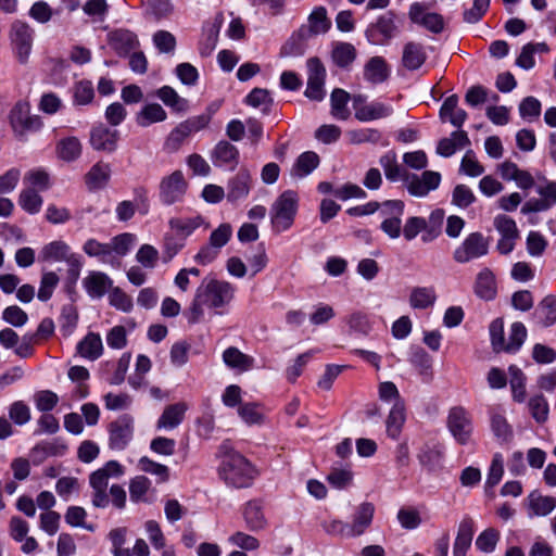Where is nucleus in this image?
<instances>
[{"instance_id":"nucleus-1","label":"nucleus","mask_w":556,"mask_h":556,"mask_svg":"<svg viewBox=\"0 0 556 556\" xmlns=\"http://www.w3.org/2000/svg\"><path fill=\"white\" fill-rule=\"evenodd\" d=\"M218 457V475L228 486L249 488L258 476L256 468L242 454L235 451L229 442L219 445Z\"/></svg>"},{"instance_id":"nucleus-2","label":"nucleus","mask_w":556,"mask_h":556,"mask_svg":"<svg viewBox=\"0 0 556 556\" xmlns=\"http://www.w3.org/2000/svg\"><path fill=\"white\" fill-rule=\"evenodd\" d=\"M236 288L225 280L204 279L197 288L194 298L188 308V320L199 323L204 315V307L220 308L229 304L235 295Z\"/></svg>"},{"instance_id":"nucleus-3","label":"nucleus","mask_w":556,"mask_h":556,"mask_svg":"<svg viewBox=\"0 0 556 556\" xmlns=\"http://www.w3.org/2000/svg\"><path fill=\"white\" fill-rule=\"evenodd\" d=\"M299 197L293 190L283 191L270 207V222L276 232L288 230L298 211Z\"/></svg>"},{"instance_id":"nucleus-4","label":"nucleus","mask_w":556,"mask_h":556,"mask_svg":"<svg viewBox=\"0 0 556 556\" xmlns=\"http://www.w3.org/2000/svg\"><path fill=\"white\" fill-rule=\"evenodd\" d=\"M490 242L481 232L469 233L455 249L453 258L456 263L466 264L481 258L489 253Z\"/></svg>"},{"instance_id":"nucleus-5","label":"nucleus","mask_w":556,"mask_h":556,"mask_svg":"<svg viewBox=\"0 0 556 556\" xmlns=\"http://www.w3.org/2000/svg\"><path fill=\"white\" fill-rule=\"evenodd\" d=\"M9 122L13 131L18 136L27 131H37L42 126L40 116L30 114V104L25 100L14 104L9 113Z\"/></svg>"},{"instance_id":"nucleus-6","label":"nucleus","mask_w":556,"mask_h":556,"mask_svg":"<svg viewBox=\"0 0 556 556\" xmlns=\"http://www.w3.org/2000/svg\"><path fill=\"white\" fill-rule=\"evenodd\" d=\"M395 17L392 11H388L380 15L375 23H371L365 31L368 41L372 45L382 46L395 37L397 34Z\"/></svg>"},{"instance_id":"nucleus-7","label":"nucleus","mask_w":556,"mask_h":556,"mask_svg":"<svg viewBox=\"0 0 556 556\" xmlns=\"http://www.w3.org/2000/svg\"><path fill=\"white\" fill-rule=\"evenodd\" d=\"M188 182L181 170H175L170 175L162 178L160 182V200L165 205L182 201Z\"/></svg>"},{"instance_id":"nucleus-8","label":"nucleus","mask_w":556,"mask_h":556,"mask_svg":"<svg viewBox=\"0 0 556 556\" xmlns=\"http://www.w3.org/2000/svg\"><path fill=\"white\" fill-rule=\"evenodd\" d=\"M404 206L401 200H388L381 203V215L384 219L380 228L391 239H397L401 235Z\"/></svg>"},{"instance_id":"nucleus-9","label":"nucleus","mask_w":556,"mask_h":556,"mask_svg":"<svg viewBox=\"0 0 556 556\" xmlns=\"http://www.w3.org/2000/svg\"><path fill=\"white\" fill-rule=\"evenodd\" d=\"M134 435V418L124 414L109 425V446L115 451H123Z\"/></svg>"},{"instance_id":"nucleus-10","label":"nucleus","mask_w":556,"mask_h":556,"mask_svg":"<svg viewBox=\"0 0 556 556\" xmlns=\"http://www.w3.org/2000/svg\"><path fill=\"white\" fill-rule=\"evenodd\" d=\"M34 40V30L23 22H15L11 29V41L15 55L21 64L27 63Z\"/></svg>"},{"instance_id":"nucleus-11","label":"nucleus","mask_w":556,"mask_h":556,"mask_svg":"<svg viewBox=\"0 0 556 556\" xmlns=\"http://www.w3.org/2000/svg\"><path fill=\"white\" fill-rule=\"evenodd\" d=\"M326 68L317 58L307 60V87L305 97L314 101H321L325 98Z\"/></svg>"},{"instance_id":"nucleus-12","label":"nucleus","mask_w":556,"mask_h":556,"mask_svg":"<svg viewBox=\"0 0 556 556\" xmlns=\"http://www.w3.org/2000/svg\"><path fill=\"white\" fill-rule=\"evenodd\" d=\"M447 427L459 444H467L469 442L473 430L472 420L470 414L463 407H453L450 410Z\"/></svg>"},{"instance_id":"nucleus-13","label":"nucleus","mask_w":556,"mask_h":556,"mask_svg":"<svg viewBox=\"0 0 556 556\" xmlns=\"http://www.w3.org/2000/svg\"><path fill=\"white\" fill-rule=\"evenodd\" d=\"M407 179L405 187L407 192L413 197L424 198L439 188L441 174L434 170H425L421 175L412 174Z\"/></svg>"},{"instance_id":"nucleus-14","label":"nucleus","mask_w":556,"mask_h":556,"mask_svg":"<svg viewBox=\"0 0 556 556\" xmlns=\"http://www.w3.org/2000/svg\"><path fill=\"white\" fill-rule=\"evenodd\" d=\"M119 131L100 124L94 126L90 132V144L97 151L112 153L117 149Z\"/></svg>"},{"instance_id":"nucleus-15","label":"nucleus","mask_w":556,"mask_h":556,"mask_svg":"<svg viewBox=\"0 0 556 556\" xmlns=\"http://www.w3.org/2000/svg\"><path fill=\"white\" fill-rule=\"evenodd\" d=\"M408 16L413 23L424 26L431 33L439 34L444 28L442 15L434 12L427 13L426 7L419 2L410 4Z\"/></svg>"},{"instance_id":"nucleus-16","label":"nucleus","mask_w":556,"mask_h":556,"mask_svg":"<svg viewBox=\"0 0 556 556\" xmlns=\"http://www.w3.org/2000/svg\"><path fill=\"white\" fill-rule=\"evenodd\" d=\"M331 27V21L327 16L325 7H316L307 18V24L302 25L299 35L302 38H312L320 34H325Z\"/></svg>"},{"instance_id":"nucleus-17","label":"nucleus","mask_w":556,"mask_h":556,"mask_svg":"<svg viewBox=\"0 0 556 556\" xmlns=\"http://www.w3.org/2000/svg\"><path fill=\"white\" fill-rule=\"evenodd\" d=\"M375 515V506L369 502L359 504L352 517V521L348 522L351 538L363 535L371 526Z\"/></svg>"},{"instance_id":"nucleus-18","label":"nucleus","mask_w":556,"mask_h":556,"mask_svg":"<svg viewBox=\"0 0 556 556\" xmlns=\"http://www.w3.org/2000/svg\"><path fill=\"white\" fill-rule=\"evenodd\" d=\"M252 187V176L245 168H241L228 180L226 198L229 202L236 203L248 198Z\"/></svg>"},{"instance_id":"nucleus-19","label":"nucleus","mask_w":556,"mask_h":556,"mask_svg":"<svg viewBox=\"0 0 556 556\" xmlns=\"http://www.w3.org/2000/svg\"><path fill=\"white\" fill-rule=\"evenodd\" d=\"M211 160L216 167L233 169L239 163V150L232 143L220 140L212 150Z\"/></svg>"},{"instance_id":"nucleus-20","label":"nucleus","mask_w":556,"mask_h":556,"mask_svg":"<svg viewBox=\"0 0 556 556\" xmlns=\"http://www.w3.org/2000/svg\"><path fill=\"white\" fill-rule=\"evenodd\" d=\"M108 41L110 47L122 56L127 55L139 45L136 34L128 29H116L109 33Z\"/></svg>"},{"instance_id":"nucleus-21","label":"nucleus","mask_w":556,"mask_h":556,"mask_svg":"<svg viewBox=\"0 0 556 556\" xmlns=\"http://www.w3.org/2000/svg\"><path fill=\"white\" fill-rule=\"evenodd\" d=\"M529 517H545L556 508V498L532 491L527 497Z\"/></svg>"},{"instance_id":"nucleus-22","label":"nucleus","mask_w":556,"mask_h":556,"mask_svg":"<svg viewBox=\"0 0 556 556\" xmlns=\"http://www.w3.org/2000/svg\"><path fill=\"white\" fill-rule=\"evenodd\" d=\"M475 532V522L470 517L464 518L457 529V535L453 546V556H466L471 546Z\"/></svg>"},{"instance_id":"nucleus-23","label":"nucleus","mask_w":556,"mask_h":556,"mask_svg":"<svg viewBox=\"0 0 556 556\" xmlns=\"http://www.w3.org/2000/svg\"><path fill=\"white\" fill-rule=\"evenodd\" d=\"M245 527L252 532H258L267 527V519L263 506L258 501L248 502L242 510Z\"/></svg>"},{"instance_id":"nucleus-24","label":"nucleus","mask_w":556,"mask_h":556,"mask_svg":"<svg viewBox=\"0 0 556 556\" xmlns=\"http://www.w3.org/2000/svg\"><path fill=\"white\" fill-rule=\"evenodd\" d=\"M188 406L184 402L168 405L157 419L156 428L164 430H173L177 428L184 420Z\"/></svg>"},{"instance_id":"nucleus-25","label":"nucleus","mask_w":556,"mask_h":556,"mask_svg":"<svg viewBox=\"0 0 556 556\" xmlns=\"http://www.w3.org/2000/svg\"><path fill=\"white\" fill-rule=\"evenodd\" d=\"M379 163L384 172L386 178L391 182L403 181L404 186L407 185V178L410 177V173H408L405 168H403L396 160L395 152H388L383 154Z\"/></svg>"},{"instance_id":"nucleus-26","label":"nucleus","mask_w":556,"mask_h":556,"mask_svg":"<svg viewBox=\"0 0 556 556\" xmlns=\"http://www.w3.org/2000/svg\"><path fill=\"white\" fill-rule=\"evenodd\" d=\"M83 250L87 255L98 257L103 264L111 265L112 267L121 266V261L112 254L111 243H102L96 239H88Z\"/></svg>"},{"instance_id":"nucleus-27","label":"nucleus","mask_w":556,"mask_h":556,"mask_svg":"<svg viewBox=\"0 0 556 556\" xmlns=\"http://www.w3.org/2000/svg\"><path fill=\"white\" fill-rule=\"evenodd\" d=\"M89 483L93 490L92 505L98 508H104L109 505L106 488L109 483L108 475L101 469L93 471L89 477Z\"/></svg>"},{"instance_id":"nucleus-28","label":"nucleus","mask_w":556,"mask_h":556,"mask_svg":"<svg viewBox=\"0 0 556 556\" xmlns=\"http://www.w3.org/2000/svg\"><path fill=\"white\" fill-rule=\"evenodd\" d=\"M440 117L442 121H448L454 127H462L467 119L465 110L458 106V97L452 94L447 97L440 109Z\"/></svg>"},{"instance_id":"nucleus-29","label":"nucleus","mask_w":556,"mask_h":556,"mask_svg":"<svg viewBox=\"0 0 556 556\" xmlns=\"http://www.w3.org/2000/svg\"><path fill=\"white\" fill-rule=\"evenodd\" d=\"M389 75L390 68L382 56L370 58L364 66V78L370 84H381Z\"/></svg>"},{"instance_id":"nucleus-30","label":"nucleus","mask_w":556,"mask_h":556,"mask_svg":"<svg viewBox=\"0 0 556 556\" xmlns=\"http://www.w3.org/2000/svg\"><path fill=\"white\" fill-rule=\"evenodd\" d=\"M470 144L468 135L464 130H456L451 134L448 138H443L439 141L437 153L443 157L452 156L457 149H463Z\"/></svg>"},{"instance_id":"nucleus-31","label":"nucleus","mask_w":556,"mask_h":556,"mask_svg":"<svg viewBox=\"0 0 556 556\" xmlns=\"http://www.w3.org/2000/svg\"><path fill=\"white\" fill-rule=\"evenodd\" d=\"M533 319L542 327H549L556 323V295H546L538 304Z\"/></svg>"},{"instance_id":"nucleus-32","label":"nucleus","mask_w":556,"mask_h":556,"mask_svg":"<svg viewBox=\"0 0 556 556\" xmlns=\"http://www.w3.org/2000/svg\"><path fill=\"white\" fill-rule=\"evenodd\" d=\"M475 293L483 300L490 301L496 295L495 276L489 268L481 269L476 277Z\"/></svg>"},{"instance_id":"nucleus-33","label":"nucleus","mask_w":556,"mask_h":556,"mask_svg":"<svg viewBox=\"0 0 556 556\" xmlns=\"http://www.w3.org/2000/svg\"><path fill=\"white\" fill-rule=\"evenodd\" d=\"M223 362L230 369L241 372L248 371L254 366V358L235 346H229L223 352Z\"/></svg>"},{"instance_id":"nucleus-34","label":"nucleus","mask_w":556,"mask_h":556,"mask_svg":"<svg viewBox=\"0 0 556 556\" xmlns=\"http://www.w3.org/2000/svg\"><path fill=\"white\" fill-rule=\"evenodd\" d=\"M84 287L91 298L100 299L112 287V280L104 273L92 271L84 279Z\"/></svg>"},{"instance_id":"nucleus-35","label":"nucleus","mask_w":556,"mask_h":556,"mask_svg":"<svg viewBox=\"0 0 556 556\" xmlns=\"http://www.w3.org/2000/svg\"><path fill=\"white\" fill-rule=\"evenodd\" d=\"M392 112L393 110L390 105L374 101L356 108L355 117L361 122H370L388 117Z\"/></svg>"},{"instance_id":"nucleus-36","label":"nucleus","mask_w":556,"mask_h":556,"mask_svg":"<svg viewBox=\"0 0 556 556\" xmlns=\"http://www.w3.org/2000/svg\"><path fill=\"white\" fill-rule=\"evenodd\" d=\"M203 223L204 219L200 215L193 217H173L168 220V226L173 233L186 241Z\"/></svg>"},{"instance_id":"nucleus-37","label":"nucleus","mask_w":556,"mask_h":556,"mask_svg":"<svg viewBox=\"0 0 556 556\" xmlns=\"http://www.w3.org/2000/svg\"><path fill=\"white\" fill-rule=\"evenodd\" d=\"M166 118L167 113L159 103H148L136 114L137 125L143 128L164 122Z\"/></svg>"},{"instance_id":"nucleus-38","label":"nucleus","mask_w":556,"mask_h":556,"mask_svg":"<svg viewBox=\"0 0 556 556\" xmlns=\"http://www.w3.org/2000/svg\"><path fill=\"white\" fill-rule=\"evenodd\" d=\"M111 172V166L108 163L94 164L85 176L86 185L90 190L104 188L110 180Z\"/></svg>"},{"instance_id":"nucleus-39","label":"nucleus","mask_w":556,"mask_h":556,"mask_svg":"<svg viewBox=\"0 0 556 556\" xmlns=\"http://www.w3.org/2000/svg\"><path fill=\"white\" fill-rule=\"evenodd\" d=\"M73 254L66 242L55 240L41 249L40 258L45 262H66Z\"/></svg>"},{"instance_id":"nucleus-40","label":"nucleus","mask_w":556,"mask_h":556,"mask_svg":"<svg viewBox=\"0 0 556 556\" xmlns=\"http://www.w3.org/2000/svg\"><path fill=\"white\" fill-rule=\"evenodd\" d=\"M405 420L404 401L394 402L387 419V433L391 439L396 440L399 438Z\"/></svg>"},{"instance_id":"nucleus-41","label":"nucleus","mask_w":556,"mask_h":556,"mask_svg":"<svg viewBox=\"0 0 556 556\" xmlns=\"http://www.w3.org/2000/svg\"><path fill=\"white\" fill-rule=\"evenodd\" d=\"M77 352L80 356L96 361L103 352V344L100 334L89 332L78 344Z\"/></svg>"},{"instance_id":"nucleus-42","label":"nucleus","mask_w":556,"mask_h":556,"mask_svg":"<svg viewBox=\"0 0 556 556\" xmlns=\"http://www.w3.org/2000/svg\"><path fill=\"white\" fill-rule=\"evenodd\" d=\"M427 59L424 47L416 42H407L403 49V65L410 71L418 70Z\"/></svg>"},{"instance_id":"nucleus-43","label":"nucleus","mask_w":556,"mask_h":556,"mask_svg":"<svg viewBox=\"0 0 556 556\" xmlns=\"http://www.w3.org/2000/svg\"><path fill=\"white\" fill-rule=\"evenodd\" d=\"M319 164V156L313 151H306L299 155L291 168V176L303 178L309 175Z\"/></svg>"},{"instance_id":"nucleus-44","label":"nucleus","mask_w":556,"mask_h":556,"mask_svg":"<svg viewBox=\"0 0 556 556\" xmlns=\"http://www.w3.org/2000/svg\"><path fill=\"white\" fill-rule=\"evenodd\" d=\"M155 96L168 108L176 112H186L189 108L187 99L181 98L174 88L163 86L155 91Z\"/></svg>"},{"instance_id":"nucleus-45","label":"nucleus","mask_w":556,"mask_h":556,"mask_svg":"<svg viewBox=\"0 0 556 556\" xmlns=\"http://www.w3.org/2000/svg\"><path fill=\"white\" fill-rule=\"evenodd\" d=\"M81 143L76 137L62 139L56 148L59 157L66 162L78 159L81 154Z\"/></svg>"},{"instance_id":"nucleus-46","label":"nucleus","mask_w":556,"mask_h":556,"mask_svg":"<svg viewBox=\"0 0 556 556\" xmlns=\"http://www.w3.org/2000/svg\"><path fill=\"white\" fill-rule=\"evenodd\" d=\"M186 245V241L173 232H166L162 244V260L170 262Z\"/></svg>"},{"instance_id":"nucleus-47","label":"nucleus","mask_w":556,"mask_h":556,"mask_svg":"<svg viewBox=\"0 0 556 556\" xmlns=\"http://www.w3.org/2000/svg\"><path fill=\"white\" fill-rule=\"evenodd\" d=\"M42 202L41 195L33 188L22 190L18 197L20 206L29 214H37L42 206Z\"/></svg>"},{"instance_id":"nucleus-48","label":"nucleus","mask_w":556,"mask_h":556,"mask_svg":"<svg viewBox=\"0 0 556 556\" xmlns=\"http://www.w3.org/2000/svg\"><path fill=\"white\" fill-rule=\"evenodd\" d=\"M350 94L343 89H334L331 92L330 101H331V114L333 117L338 119H346L349 116V112L346 110V104L349 102Z\"/></svg>"},{"instance_id":"nucleus-49","label":"nucleus","mask_w":556,"mask_h":556,"mask_svg":"<svg viewBox=\"0 0 556 556\" xmlns=\"http://www.w3.org/2000/svg\"><path fill=\"white\" fill-rule=\"evenodd\" d=\"M509 384L513 399L518 403H522L526 400V377L523 372L516 366L509 367Z\"/></svg>"},{"instance_id":"nucleus-50","label":"nucleus","mask_w":556,"mask_h":556,"mask_svg":"<svg viewBox=\"0 0 556 556\" xmlns=\"http://www.w3.org/2000/svg\"><path fill=\"white\" fill-rule=\"evenodd\" d=\"M435 299L433 288L420 287L412 291L409 302L414 308L424 309L433 305Z\"/></svg>"},{"instance_id":"nucleus-51","label":"nucleus","mask_w":556,"mask_h":556,"mask_svg":"<svg viewBox=\"0 0 556 556\" xmlns=\"http://www.w3.org/2000/svg\"><path fill=\"white\" fill-rule=\"evenodd\" d=\"M136 241L137 237L134 233L124 232L115 236L110 242L112 254L117 258L125 256L128 254Z\"/></svg>"},{"instance_id":"nucleus-52","label":"nucleus","mask_w":556,"mask_h":556,"mask_svg":"<svg viewBox=\"0 0 556 556\" xmlns=\"http://www.w3.org/2000/svg\"><path fill=\"white\" fill-rule=\"evenodd\" d=\"M140 470L156 477L157 482L163 483L169 479V469L167 466L159 464L147 456L139 459Z\"/></svg>"},{"instance_id":"nucleus-53","label":"nucleus","mask_w":556,"mask_h":556,"mask_svg":"<svg viewBox=\"0 0 556 556\" xmlns=\"http://www.w3.org/2000/svg\"><path fill=\"white\" fill-rule=\"evenodd\" d=\"M355 56L356 50L349 42H340L332 50V60L340 67L350 65L355 60Z\"/></svg>"},{"instance_id":"nucleus-54","label":"nucleus","mask_w":556,"mask_h":556,"mask_svg":"<svg viewBox=\"0 0 556 556\" xmlns=\"http://www.w3.org/2000/svg\"><path fill=\"white\" fill-rule=\"evenodd\" d=\"M442 447L438 444L429 445L426 444L418 454L419 463L429 468L433 469L439 466L442 458Z\"/></svg>"},{"instance_id":"nucleus-55","label":"nucleus","mask_w":556,"mask_h":556,"mask_svg":"<svg viewBox=\"0 0 556 556\" xmlns=\"http://www.w3.org/2000/svg\"><path fill=\"white\" fill-rule=\"evenodd\" d=\"M500 541V531L494 528L483 530L476 539V547L482 553H492Z\"/></svg>"},{"instance_id":"nucleus-56","label":"nucleus","mask_w":556,"mask_h":556,"mask_svg":"<svg viewBox=\"0 0 556 556\" xmlns=\"http://www.w3.org/2000/svg\"><path fill=\"white\" fill-rule=\"evenodd\" d=\"M527 338V329L525 325L520 321H516L510 326V332L508 341L506 342V352L515 353L517 352L521 345L523 344Z\"/></svg>"},{"instance_id":"nucleus-57","label":"nucleus","mask_w":556,"mask_h":556,"mask_svg":"<svg viewBox=\"0 0 556 556\" xmlns=\"http://www.w3.org/2000/svg\"><path fill=\"white\" fill-rule=\"evenodd\" d=\"M238 414L247 425H261L264 422V414L256 403H245L239 406Z\"/></svg>"},{"instance_id":"nucleus-58","label":"nucleus","mask_w":556,"mask_h":556,"mask_svg":"<svg viewBox=\"0 0 556 556\" xmlns=\"http://www.w3.org/2000/svg\"><path fill=\"white\" fill-rule=\"evenodd\" d=\"M459 172L469 177H478L484 173V166L477 160L475 152L468 150L462 159Z\"/></svg>"},{"instance_id":"nucleus-59","label":"nucleus","mask_w":556,"mask_h":556,"mask_svg":"<svg viewBox=\"0 0 556 556\" xmlns=\"http://www.w3.org/2000/svg\"><path fill=\"white\" fill-rule=\"evenodd\" d=\"M151 489V481L146 476H137L130 480L129 494L132 502L146 501V495Z\"/></svg>"},{"instance_id":"nucleus-60","label":"nucleus","mask_w":556,"mask_h":556,"mask_svg":"<svg viewBox=\"0 0 556 556\" xmlns=\"http://www.w3.org/2000/svg\"><path fill=\"white\" fill-rule=\"evenodd\" d=\"M476 201L473 191L466 185H457L452 193V204L459 208H467Z\"/></svg>"},{"instance_id":"nucleus-61","label":"nucleus","mask_w":556,"mask_h":556,"mask_svg":"<svg viewBox=\"0 0 556 556\" xmlns=\"http://www.w3.org/2000/svg\"><path fill=\"white\" fill-rule=\"evenodd\" d=\"M24 181L36 191L47 190L50 186L49 174L40 168L31 169L25 174Z\"/></svg>"},{"instance_id":"nucleus-62","label":"nucleus","mask_w":556,"mask_h":556,"mask_svg":"<svg viewBox=\"0 0 556 556\" xmlns=\"http://www.w3.org/2000/svg\"><path fill=\"white\" fill-rule=\"evenodd\" d=\"M59 277L53 271L43 273L40 280V287L38 290V299L42 302H47L53 294L54 289L59 283Z\"/></svg>"},{"instance_id":"nucleus-63","label":"nucleus","mask_w":556,"mask_h":556,"mask_svg":"<svg viewBox=\"0 0 556 556\" xmlns=\"http://www.w3.org/2000/svg\"><path fill=\"white\" fill-rule=\"evenodd\" d=\"M136 261L142 267L152 269L159 261V251L151 244H142L136 253Z\"/></svg>"},{"instance_id":"nucleus-64","label":"nucleus","mask_w":556,"mask_h":556,"mask_svg":"<svg viewBox=\"0 0 556 556\" xmlns=\"http://www.w3.org/2000/svg\"><path fill=\"white\" fill-rule=\"evenodd\" d=\"M9 417L17 426H24L30 420V408L23 401H15L9 407Z\"/></svg>"}]
</instances>
